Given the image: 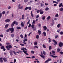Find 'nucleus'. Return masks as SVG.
I'll use <instances>...</instances> for the list:
<instances>
[{
    "label": "nucleus",
    "mask_w": 63,
    "mask_h": 63,
    "mask_svg": "<svg viewBox=\"0 0 63 63\" xmlns=\"http://www.w3.org/2000/svg\"><path fill=\"white\" fill-rule=\"evenodd\" d=\"M34 27H35V25H34L33 24L32 25V28H34Z\"/></svg>",
    "instance_id": "41"
},
{
    "label": "nucleus",
    "mask_w": 63,
    "mask_h": 63,
    "mask_svg": "<svg viewBox=\"0 0 63 63\" xmlns=\"http://www.w3.org/2000/svg\"><path fill=\"white\" fill-rule=\"evenodd\" d=\"M43 13H44V12L41 11H40V14L41 15H42V14H43Z\"/></svg>",
    "instance_id": "28"
},
{
    "label": "nucleus",
    "mask_w": 63,
    "mask_h": 63,
    "mask_svg": "<svg viewBox=\"0 0 63 63\" xmlns=\"http://www.w3.org/2000/svg\"><path fill=\"white\" fill-rule=\"evenodd\" d=\"M28 9L29 10H31V7H28Z\"/></svg>",
    "instance_id": "34"
},
{
    "label": "nucleus",
    "mask_w": 63,
    "mask_h": 63,
    "mask_svg": "<svg viewBox=\"0 0 63 63\" xmlns=\"http://www.w3.org/2000/svg\"><path fill=\"white\" fill-rule=\"evenodd\" d=\"M33 2H34V1L33 0H31L30 1V3H33Z\"/></svg>",
    "instance_id": "63"
},
{
    "label": "nucleus",
    "mask_w": 63,
    "mask_h": 63,
    "mask_svg": "<svg viewBox=\"0 0 63 63\" xmlns=\"http://www.w3.org/2000/svg\"><path fill=\"white\" fill-rule=\"evenodd\" d=\"M36 39H39V36L38 35H37L36 36Z\"/></svg>",
    "instance_id": "25"
},
{
    "label": "nucleus",
    "mask_w": 63,
    "mask_h": 63,
    "mask_svg": "<svg viewBox=\"0 0 63 63\" xmlns=\"http://www.w3.org/2000/svg\"><path fill=\"white\" fill-rule=\"evenodd\" d=\"M59 51H60V49L58 48L57 49V52H59Z\"/></svg>",
    "instance_id": "31"
},
{
    "label": "nucleus",
    "mask_w": 63,
    "mask_h": 63,
    "mask_svg": "<svg viewBox=\"0 0 63 63\" xmlns=\"http://www.w3.org/2000/svg\"><path fill=\"white\" fill-rule=\"evenodd\" d=\"M20 37L21 39H23V36L22 34L20 35Z\"/></svg>",
    "instance_id": "29"
},
{
    "label": "nucleus",
    "mask_w": 63,
    "mask_h": 63,
    "mask_svg": "<svg viewBox=\"0 0 63 63\" xmlns=\"http://www.w3.org/2000/svg\"><path fill=\"white\" fill-rule=\"evenodd\" d=\"M52 52L53 54L54 55H55V51H52Z\"/></svg>",
    "instance_id": "15"
},
{
    "label": "nucleus",
    "mask_w": 63,
    "mask_h": 63,
    "mask_svg": "<svg viewBox=\"0 0 63 63\" xmlns=\"http://www.w3.org/2000/svg\"><path fill=\"white\" fill-rule=\"evenodd\" d=\"M42 46L43 48H46V47L45 45L44 44H43Z\"/></svg>",
    "instance_id": "27"
},
{
    "label": "nucleus",
    "mask_w": 63,
    "mask_h": 63,
    "mask_svg": "<svg viewBox=\"0 0 63 63\" xmlns=\"http://www.w3.org/2000/svg\"><path fill=\"white\" fill-rule=\"evenodd\" d=\"M39 55L42 57V58H45V56H44L43 54V53L41 52V55L40 54Z\"/></svg>",
    "instance_id": "6"
},
{
    "label": "nucleus",
    "mask_w": 63,
    "mask_h": 63,
    "mask_svg": "<svg viewBox=\"0 0 63 63\" xmlns=\"http://www.w3.org/2000/svg\"><path fill=\"white\" fill-rule=\"evenodd\" d=\"M21 49L22 50H23V52H24V53L25 54H26V55H28V54L27 53V51H24V49H23V48H21Z\"/></svg>",
    "instance_id": "4"
},
{
    "label": "nucleus",
    "mask_w": 63,
    "mask_h": 63,
    "mask_svg": "<svg viewBox=\"0 0 63 63\" xmlns=\"http://www.w3.org/2000/svg\"><path fill=\"white\" fill-rule=\"evenodd\" d=\"M43 28H44V30L45 31H46V29H47V27L46 26H44L43 27Z\"/></svg>",
    "instance_id": "10"
},
{
    "label": "nucleus",
    "mask_w": 63,
    "mask_h": 63,
    "mask_svg": "<svg viewBox=\"0 0 63 63\" xmlns=\"http://www.w3.org/2000/svg\"><path fill=\"white\" fill-rule=\"evenodd\" d=\"M60 52V53L61 54H63V52H62V51L60 52Z\"/></svg>",
    "instance_id": "60"
},
{
    "label": "nucleus",
    "mask_w": 63,
    "mask_h": 63,
    "mask_svg": "<svg viewBox=\"0 0 63 63\" xmlns=\"http://www.w3.org/2000/svg\"><path fill=\"white\" fill-rule=\"evenodd\" d=\"M10 30L11 31L10 33L12 34V33H13L14 32V29L13 28H9L7 30L6 32H8L10 31Z\"/></svg>",
    "instance_id": "1"
},
{
    "label": "nucleus",
    "mask_w": 63,
    "mask_h": 63,
    "mask_svg": "<svg viewBox=\"0 0 63 63\" xmlns=\"http://www.w3.org/2000/svg\"><path fill=\"white\" fill-rule=\"evenodd\" d=\"M59 46L60 47H61L62 46H63V43H62L61 42H60L59 43Z\"/></svg>",
    "instance_id": "5"
},
{
    "label": "nucleus",
    "mask_w": 63,
    "mask_h": 63,
    "mask_svg": "<svg viewBox=\"0 0 63 63\" xmlns=\"http://www.w3.org/2000/svg\"><path fill=\"white\" fill-rule=\"evenodd\" d=\"M48 61V60H47L46 61H45V63H47Z\"/></svg>",
    "instance_id": "56"
},
{
    "label": "nucleus",
    "mask_w": 63,
    "mask_h": 63,
    "mask_svg": "<svg viewBox=\"0 0 63 63\" xmlns=\"http://www.w3.org/2000/svg\"><path fill=\"white\" fill-rule=\"evenodd\" d=\"M60 35H62L63 34V32L62 31L60 32Z\"/></svg>",
    "instance_id": "51"
},
{
    "label": "nucleus",
    "mask_w": 63,
    "mask_h": 63,
    "mask_svg": "<svg viewBox=\"0 0 63 63\" xmlns=\"http://www.w3.org/2000/svg\"><path fill=\"white\" fill-rule=\"evenodd\" d=\"M49 10V8L48 7H46L45 9V11H48Z\"/></svg>",
    "instance_id": "23"
},
{
    "label": "nucleus",
    "mask_w": 63,
    "mask_h": 63,
    "mask_svg": "<svg viewBox=\"0 0 63 63\" xmlns=\"http://www.w3.org/2000/svg\"><path fill=\"white\" fill-rule=\"evenodd\" d=\"M48 39H49V42L50 43L51 42V39H50V38H48Z\"/></svg>",
    "instance_id": "53"
},
{
    "label": "nucleus",
    "mask_w": 63,
    "mask_h": 63,
    "mask_svg": "<svg viewBox=\"0 0 63 63\" xmlns=\"http://www.w3.org/2000/svg\"><path fill=\"white\" fill-rule=\"evenodd\" d=\"M36 23V21L34 20H33L32 24H35Z\"/></svg>",
    "instance_id": "30"
},
{
    "label": "nucleus",
    "mask_w": 63,
    "mask_h": 63,
    "mask_svg": "<svg viewBox=\"0 0 63 63\" xmlns=\"http://www.w3.org/2000/svg\"><path fill=\"white\" fill-rule=\"evenodd\" d=\"M21 29V28L20 27H18L17 28V29L18 30H19V29Z\"/></svg>",
    "instance_id": "38"
},
{
    "label": "nucleus",
    "mask_w": 63,
    "mask_h": 63,
    "mask_svg": "<svg viewBox=\"0 0 63 63\" xmlns=\"http://www.w3.org/2000/svg\"><path fill=\"white\" fill-rule=\"evenodd\" d=\"M59 10L60 11H62L63 10V8H61L59 9Z\"/></svg>",
    "instance_id": "24"
},
{
    "label": "nucleus",
    "mask_w": 63,
    "mask_h": 63,
    "mask_svg": "<svg viewBox=\"0 0 63 63\" xmlns=\"http://www.w3.org/2000/svg\"><path fill=\"white\" fill-rule=\"evenodd\" d=\"M50 56H51H51H52V54H51V52H50Z\"/></svg>",
    "instance_id": "61"
},
{
    "label": "nucleus",
    "mask_w": 63,
    "mask_h": 63,
    "mask_svg": "<svg viewBox=\"0 0 63 63\" xmlns=\"http://www.w3.org/2000/svg\"><path fill=\"white\" fill-rule=\"evenodd\" d=\"M39 15H38L37 16L36 18H39Z\"/></svg>",
    "instance_id": "54"
},
{
    "label": "nucleus",
    "mask_w": 63,
    "mask_h": 63,
    "mask_svg": "<svg viewBox=\"0 0 63 63\" xmlns=\"http://www.w3.org/2000/svg\"><path fill=\"white\" fill-rule=\"evenodd\" d=\"M34 48H38V47L37 46H35Z\"/></svg>",
    "instance_id": "50"
},
{
    "label": "nucleus",
    "mask_w": 63,
    "mask_h": 63,
    "mask_svg": "<svg viewBox=\"0 0 63 63\" xmlns=\"http://www.w3.org/2000/svg\"><path fill=\"white\" fill-rule=\"evenodd\" d=\"M30 20H29V21H28L27 23V24H28L29 23V22H30Z\"/></svg>",
    "instance_id": "55"
},
{
    "label": "nucleus",
    "mask_w": 63,
    "mask_h": 63,
    "mask_svg": "<svg viewBox=\"0 0 63 63\" xmlns=\"http://www.w3.org/2000/svg\"><path fill=\"white\" fill-rule=\"evenodd\" d=\"M11 15H12V18H13V17H14V14H13L12 13L11 14Z\"/></svg>",
    "instance_id": "58"
},
{
    "label": "nucleus",
    "mask_w": 63,
    "mask_h": 63,
    "mask_svg": "<svg viewBox=\"0 0 63 63\" xmlns=\"http://www.w3.org/2000/svg\"><path fill=\"white\" fill-rule=\"evenodd\" d=\"M11 36L12 37H14L15 36V35L14 34H11Z\"/></svg>",
    "instance_id": "42"
},
{
    "label": "nucleus",
    "mask_w": 63,
    "mask_h": 63,
    "mask_svg": "<svg viewBox=\"0 0 63 63\" xmlns=\"http://www.w3.org/2000/svg\"><path fill=\"white\" fill-rule=\"evenodd\" d=\"M52 41L54 42V43H55V44H54V45L55 46L57 44V42H56V41H55V40H53Z\"/></svg>",
    "instance_id": "7"
},
{
    "label": "nucleus",
    "mask_w": 63,
    "mask_h": 63,
    "mask_svg": "<svg viewBox=\"0 0 63 63\" xmlns=\"http://www.w3.org/2000/svg\"><path fill=\"white\" fill-rule=\"evenodd\" d=\"M43 53L44 55H46V52L44 51H43Z\"/></svg>",
    "instance_id": "35"
},
{
    "label": "nucleus",
    "mask_w": 63,
    "mask_h": 63,
    "mask_svg": "<svg viewBox=\"0 0 63 63\" xmlns=\"http://www.w3.org/2000/svg\"><path fill=\"white\" fill-rule=\"evenodd\" d=\"M58 16H59V15H58V14H57L55 16V17H58Z\"/></svg>",
    "instance_id": "33"
},
{
    "label": "nucleus",
    "mask_w": 63,
    "mask_h": 63,
    "mask_svg": "<svg viewBox=\"0 0 63 63\" xmlns=\"http://www.w3.org/2000/svg\"><path fill=\"white\" fill-rule=\"evenodd\" d=\"M57 38H58V35H57L55 37V38L56 39Z\"/></svg>",
    "instance_id": "64"
},
{
    "label": "nucleus",
    "mask_w": 63,
    "mask_h": 63,
    "mask_svg": "<svg viewBox=\"0 0 63 63\" xmlns=\"http://www.w3.org/2000/svg\"><path fill=\"white\" fill-rule=\"evenodd\" d=\"M20 45L22 46H24V44H22L21 43L20 44Z\"/></svg>",
    "instance_id": "57"
},
{
    "label": "nucleus",
    "mask_w": 63,
    "mask_h": 63,
    "mask_svg": "<svg viewBox=\"0 0 63 63\" xmlns=\"http://www.w3.org/2000/svg\"><path fill=\"white\" fill-rule=\"evenodd\" d=\"M3 59L4 62H7V58H3Z\"/></svg>",
    "instance_id": "8"
},
{
    "label": "nucleus",
    "mask_w": 63,
    "mask_h": 63,
    "mask_svg": "<svg viewBox=\"0 0 63 63\" xmlns=\"http://www.w3.org/2000/svg\"><path fill=\"white\" fill-rule=\"evenodd\" d=\"M31 27V24L29 23V26H28V27Z\"/></svg>",
    "instance_id": "59"
},
{
    "label": "nucleus",
    "mask_w": 63,
    "mask_h": 63,
    "mask_svg": "<svg viewBox=\"0 0 63 63\" xmlns=\"http://www.w3.org/2000/svg\"><path fill=\"white\" fill-rule=\"evenodd\" d=\"M32 13H33V12L32 11L31 12V16L32 17H34V15H33V14Z\"/></svg>",
    "instance_id": "17"
},
{
    "label": "nucleus",
    "mask_w": 63,
    "mask_h": 63,
    "mask_svg": "<svg viewBox=\"0 0 63 63\" xmlns=\"http://www.w3.org/2000/svg\"><path fill=\"white\" fill-rule=\"evenodd\" d=\"M41 11H42V9H40L39 10H37L36 11V12L37 13H40V12H41Z\"/></svg>",
    "instance_id": "14"
},
{
    "label": "nucleus",
    "mask_w": 63,
    "mask_h": 63,
    "mask_svg": "<svg viewBox=\"0 0 63 63\" xmlns=\"http://www.w3.org/2000/svg\"><path fill=\"white\" fill-rule=\"evenodd\" d=\"M9 24H6L5 25V28H7V27H8V26H9Z\"/></svg>",
    "instance_id": "13"
},
{
    "label": "nucleus",
    "mask_w": 63,
    "mask_h": 63,
    "mask_svg": "<svg viewBox=\"0 0 63 63\" xmlns=\"http://www.w3.org/2000/svg\"><path fill=\"white\" fill-rule=\"evenodd\" d=\"M3 36H4L2 34H1L0 35V37H3Z\"/></svg>",
    "instance_id": "62"
},
{
    "label": "nucleus",
    "mask_w": 63,
    "mask_h": 63,
    "mask_svg": "<svg viewBox=\"0 0 63 63\" xmlns=\"http://www.w3.org/2000/svg\"><path fill=\"white\" fill-rule=\"evenodd\" d=\"M57 27L58 28H59L60 27V24H58L57 25Z\"/></svg>",
    "instance_id": "44"
},
{
    "label": "nucleus",
    "mask_w": 63,
    "mask_h": 63,
    "mask_svg": "<svg viewBox=\"0 0 63 63\" xmlns=\"http://www.w3.org/2000/svg\"><path fill=\"white\" fill-rule=\"evenodd\" d=\"M45 18H46V17H45V16H43L42 17V19L43 20H44Z\"/></svg>",
    "instance_id": "47"
},
{
    "label": "nucleus",
    "mask_w": 63,
    "mask_h": 63,
    "mask_svg": "<svg viewBox=\"0 0 63 63\" xmlns=\"http://www.w3.org/2000/svg\"><path fill=\"white\" fill-rule=\"evenodd\" d=\"M52 57L53 58H55L56 57H57V56H54L53 55H52Z\"/></svg>",
    "instance_id": "40"
},
{
    "label": "nucleus",
    "mask_w": 63,
    "mask_h": 63,
    "mask_svg": "<svg viewBox=\"0 0 63 63\" xmlns=\"http://www.w3.org/2000/svg\"><path fill=\"white\" fill-rule=\"evenodd\" d=\"M37 25L38 26H39V27H40V26H41V24H40V23H39L37 24Z\"/></svg>",
    "instance_id": "45"
},
{
    "label": "nucleus",
    "mask_w": 63,
    "mask_h": 63,
    "mask_svg": "<svg viewBox=\"0 0 63 63\" xmlns=\"http://www.w3.org/2000/svg\"><path fill=\"white\" fill-rule=\"evenodd\" d=\"M34 44L35 46H37L38 44V43L37 41H35L34 42Z\"/></svg>",
    "instance_id": "19"
},
{
    "label": "nucleus",
    "mask_w": 63,
    "mask_h": 63,
    "mask_svg": "<svg viewBox=\"0 0 63 63\" xmlns=\"http://www.w3.org/2000/svg\"><path fill=\"white\" fill-rule=\"evenodd\" d=\"M53 3H55L56 4H58V2H56V1H53Z\"/></svg>",
    "instance_id": "32"
},
{
    "label": "nucleus",
    "mask_w": 63,
    "mask_h": 63,
    "mask_svg": "<svg viewBox=\"0 0 63 63\" xmlns=\"http://www.w3.org/2000/svg\"><path fill=\"white\" fill-rule=\"evenodd\" d=\"M49 50H51L52 49V47L51 46H50L49 47Z\"/></svg>",
    "instance_id": "20"
},
{
    "label": "nucleus",
    "mask_w": 63,
    "mask_h": 63,
    "mask_svg": "<svg viewBox=\"0 0 63 63\" xmlns=\"http://www.w3.org/2000/svg\"><path fill=\"white\" fill-rule=\"evenodd\" d=\"M20 4H19L18 5V9H20Z\"/></svg>",
    "instance_id": "49"
},
{
    "label": "nucleus",
    "mask_w": 63,
    "mask_h": 63,
    "mask_svg": "<svg viewBox=\"0 0 63 63\" xmlns=\"http://www.w3.org/2000/svg\"><path fill=\"white\" fill-rule=\"evenodd\" d=\"M5 48V47L3 46H2L1 47V49H4Z\"/></svg>",
    "instance_id": "18"
},
{
    "label": "nucleus",
    "mask_w": 63,
    "mask_h": 63,
    "mask_svg": "<svg viewBox=\"0 0 63 63\" xmlns=\"http://www.w3.org/2000/svg\"><path fill=\"white\" fill-rule=\"evenodd\" d=\"M27 41V39H25L23 40V42H26Z\"/></svg>",
    "instance_id": "39"
},
{
    "label": "nucleus",
    "mask_w": 63,
    "mask_h": 63,
    "mask_svg": "<svg viewBox=\"0 0 63 63\" xmlns=\"http://www.w3.org/2000/svg\"><path fill=\"white\" fill-rule=\"evenodd\" d=\"M0 62L1 63L3 62V58L1 57L0 59Z\"/></svg>",
    "instance_id": "12"
},
{
    "label": "nucleus",
    "mask_w": 63,
    "mask_h": 63,
    "mask_svg": "<svg viewBox=\"0 0 63 63\" xmlns=\"http://www.w3.org/2000/svg\"><path fill=\"white\" fill-rule=\"evenodd\" d=\"M24 1L25 3H27L28 2V0H25Z\"/></svg>",
    "instance_id": "48"
},
{
    "label": "nucleus",
    "mask_w": 63,
    "mask_h": 63,
    "mask_svg": "<svg viewBox=\"0 0 63 63\" xmlns=\"http://www.w3.org/2000/svg\"><path fill=\"white\" fill-rule=\"evenodd\" d=\"M2 14L3 15H4V14H5V11H3L2 12Z\"/></svg>",
    "instance_id": "52"
},
{
    "label": "nucleus",
    "mask_w": 63,
    "mask_h": 63,
    "mask_svg": "<svg viewBox=\"0 0 63 63\" xmlns=\"http://www.w3.org/2000/svg\"><path fill=\"white\" fill-rule=\"evenodd\" d=\"M6 47L7 49L8 50H9L10 49L12 48V46L11 45H7L6 46Z\"/></svg>",
    "instance_id": "2"
},
{
    "label": "nucleus",
    "mask_w": 63,
    "mask_h": 63,
    "mask_svg": "<svg viewBox=\"0 0 63 63\" xmlns=\"http://www.w3.org/2000/svg\"><path fill=\"white\" fill-rule=\"evenodd\" d=\"M31 53L32 54H34V52L33 51H31Z\"/></svg>",
    "instance_id": "43"
},
{
    "label": "nucleus",
    "mask_w": 63,
    "mask_h": 63,
    "mask_svg": "<svg viewBox=\"0 0 63 63\" xmlns=\"http://www.w3.org/2000/svg\"><path fill=\"white\" fill-rule=\"evenodd\" d=\"M43 34L44 36H46V32H43Z\"/></svg>",
    "instance_id": "22"
},
{
    "label": "nucleus",
    "mask_w": 63,
    "mask_h": 63,
    "mask_svg": "<svg viewBox=\"0 0 63 63\" xmlns=\"http://www.w3.org/2000/svg\"><path fill=\"white\" fill-rule=\"evenodd\" d=\"M15 24H16V25H18V22H16V21H14L12 23L11 25V27H13L14 26V25H15Z\"/></svg>",
    "instance_id": "3"
},
{
    "label": "nucleus",
    "mask_w": 63,
    "mask_h": 63,
    "mask_svg": "<svg viewBox=\"0 0 63 63\" xmlns=\"http://www.w3.org/2000/svg\"><path fill=\"white\" fill-rule=\"evenodd\" d=\"M10 20L9 19H7L6 20H5V22H10Z\"/></svg>",
    "instance_id": "9"
},
{
    "label": "nucleus",
    "mask_w": 63,
    "mask_h": 63,
    "mask_svg": "<svg viewBox=\"0 0 63 63\" xmlns=\"http://www.w3.org/2000/svg\"><path fill=\"white\" fill-rule=\"evenodd\" d=\"M63 5H62V3H60V4L59 5V7H61V6L62 7Z\"/></svg>",
    "instance_id": "16"
},
{
    "label": "nucleus",
    "mask_w": 63,
    "mask_h": 63,
    "mask_svg": "<svg viewBox=\"0 0 63 63\" xmlns=\"http://www.w3.org/2000/svg\"><path fill=\"white\" fill-rule=\"evenodd\" d=\"M50 16H49L47 18V19L48 20H49V19H50Z\"/></svg>",
    "instance_id": "46"
},
{
    "label": "nucleus",
    "mask_w": 63,
    "mask_h": 63,
    "mask_svg": "<svg viewBox=\"0 0 63 63\" xmlns=\"http://www.w3.org/2000/svg\"><path fill=\"white\" fill-rule=\"evenodd\" d=\"M28 7H26L25 9L24 10V11H25V10H27V9H28Z\"/></svg>",
    "instance_id": "37"
},
{
    "label": "nucleus",
    "mask_w": 63,
    "mask_h": 63,
    "mask_svg": "<svg viewBox=\"0 0 63 63\" xmlns=\"http://www.w3.org/2000/svg\"><path fill=\"white\" fill-rule=\"evenodd\" d=\"M12 52H13V53L15 55H16V54H17L16 53L15 51H12Z\"/></svg>",
    "instance_id": "26"
},
{
    "label": "nucleus",
    "mask_w": 63,
    "mask_h": 63,
    "mask_svg": "<svg viewBox=\"0 0 63 63\" xmlns=\"http://www.w3.org/2000/svg\"><path fill=\"white\" fill-rule=\"evenodd\" d=\"M2 16V13H0V18H1Z\"/></svg>",
    "instance_id": "36"
},
{
    "label": "nucleus",
    "mask_w": 63,
    "mask_h": 63,
    "mask_svg": "<svg viewBox=\"0 0 63 63\" xmlns=\"http://www.w3.org/2000/svg\"><path fill=\"white\" fill-rule=\"evenodd\" d=\"M38 33L39 35H41V31L40 30H38Z\"/></svg>",
    "instance_id": "11"
},
{
    "label": "nucleus",
    "mask_w": 63,
    "mask_h": 63,
    "mask_svg": "<svg viewBox=\"0 0 63 63\" xmlns=\"http://www.w3.org/2000/svg\"><path fill=\"white\" fill-rule=\"evenodd\" d=\"M24 15L23 14L22 16V18L23 19H24Z\"/></svg>",
    "instance_id": "21"
}]
</instances>
